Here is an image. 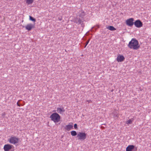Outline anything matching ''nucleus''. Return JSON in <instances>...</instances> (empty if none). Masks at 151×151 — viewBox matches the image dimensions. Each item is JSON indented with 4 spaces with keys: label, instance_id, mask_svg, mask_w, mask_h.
Instances as JSON below:
<instances>
[{
    "label": "nucleus",
    "instance_id": "21",
    "mask_svg": "<svg viewBox=\"0 0 151 151\" xmlns=\"http://www.w3.org/2000/svg\"><path fill=\"white\" fill-rule=\"evenodd\" d=\"M89 40H87L86 41V45H87L88 44V43L89 42Z\"/></svg>",
    "mask_w": 151,
    "mask_h": 151
},
{
    "label": "nucleus",
    "instance_id": "20",
    "mask_svg": "<svg viewBox=\"0 0 151 151\" xmlns=\"http://www.w3.org/2000/svg\"><path fill=\"white\" fill-rule=\"evenodd\" d=\"M74 127L76 129H78L77 125V124H74Z\"/></svg>",
    "mask_w": 151,
    "mask_h": 151
},
{
    "label": "nucleus",
    "instance_id": "14",
    "mask_svg": "<svg viewBox=\"0 0 151 151\" xmlns=\"http://www.w3.org/2000/svg\"><path fill=\"white\" fill-rule=\"evenodd\" d=\"M107 28L111 31H114L116 29V28L112 26H108L107 27Z\"/></svg>",
    "mask_w": 151,
    "mask_h": 151
},
{
    "label": "nucleus",
    "instance_id": "8",
    "mask_svg": "<svg viewBox=\"0 0 151 151\" xmlns=\"http://www.w3.org/2000/svg\"><path fill=\"white\" fill-rule=\"evenodd\" d=\"M12 145L10 144L5 145L3 148L5 151H9L12 149Z\"/></svg>",
    "mask_w": 151,
    "mask_h": 151
},
{
    "label": "nucleus",
    "instance_id": "15",
    "mask_svg": "<svg viewBox=\"0 0 151 151\" xmlns=\"http://www.w3.org/2000/svg\"><path fill=\"white\" fill-rule=\"evenodd\" d=\"M133 120V118H131L127 121L126 123L128 124H132Z\"/></svg>",
    "mask_w": 151,
    "mask_h": 151
},
{
    "label": "nucleus",
    "instance_id": "12",
    "mask_svg": "<svg viewBox=\"0 0 151 151\" xmlns=\"http://www.w3.org/2000/svg\"><path fill=\"white\" fill-rule=\"evenodd\" d=\"M73 126L72 124H69L66 125L65 127V129L66 130L68 131H69L71 130V129L73 128Z\"/></svg>",
    "mask_w": 151,
    "mask_h": 151
},
{
    "label": "nucleus",
    "instance_id": "5",
    "mask_svg": "<svg viewBox=\"0 0 151 151\" xmlns=\"http://www.w3.org/2000/svg\"><path fill=\"white\" fill-rule=\"evenodd\" d=\"M19 139L15 136L11 137L9 139V142L12 144H15L19 142Z\"/></svg>",
    "mask_w": 151,
    "mask_h": 151
},
{
    "label": "nucleus",
    "instance_id": "22",
    "mask_svg": "<svg viewBox=\"0 0 151 151\" xmlns=\"http://www.w3.org/2000/svg\"><path fill=\"white\" fill-rule=\"evenodd\" d=\"M87 102H88V103H90V102H92V101L91 100H87Z\"/></svg>",
    "mask_w": 151,
    "mask_h": 151
},
{
    "label": "nucleus",
    "instance_id": "17",
    "mask_svg": "<svg viewBox=\"0 0 151 151\" xmlns=\"http://www.w3.org/2000/svg\"><path fill=\"white\" fill-rule=\"evenodd\" d=\"M71 135L72 136H75L77 135V133L75 131H72L70 132Z\"/></svg>",
    "mask_w": 151,
    "mask_h": 151
},
{
    "label": "nucleus",
    "instance_id": "3",
    "mask_svg": "<svg viewBox=\"0 0 151 151\" xmlns=\"http://www.w3.org/2000/svg\"><path fill=\"white\" fill-rule=\"evenodd\" d=\"M50 118L51 120L54 123L58 122L60 120V116L57 113H53L50 116Z\"/></svg>",
    "mask_w": 151,
    "mask_h": 151
},
{
    "label": "nucleus",
    "instance_id": "18",
    "mask_svg": "<svg viewBox=\"0 0 151 151\" xmlns=\"http://www.w3.org/2000/svg\"><path fill=\"white\" fill-rule=\"evenodd\" d=\"M29 19L30 20L34 22H35L36 21L35 19H34V18H33V17H31V16H29Z\"/></svg>",
    "mask_w": 151,
    "mask_h": 151
},
{
    "label": "nucleus",
    "instance_id": "16",
    "mask_svg": "<svg viewBox=\"0 0 151 151\" xmlns=\"http://www.w3.org/2000/svg\"><path fill=\"white\" fill-rule=\"evenodd\" d=\"M26 2L28 4H32L34 1L33 0H25Z\"/></svg>",
    "mask_w": 151,
    "mask_h": 151
},
{
    "label": "nucleus",
    "instance_id": "2",
    "mask_svg": "<svg viewBox=\"0 0 151 151\" xmlns=\"http://www.w3.org/2000/svg\"><path fill=\"white\" fill-rule=\"evenodd\" d=\"M128 47L130 49L137 50L138 49L140 46L139 45L138 41L135 38H132L129 42Z\"/></svg>",
    "mask_w": 151,
    "mask_h": 151
},
{
    "label": "nucleus",
    "instance_id": "9",
    "mask_svg": "<svg viewBox=\"0 0 151 151\" xmlns=\"http://www.w3.org/2000/svg\"><path fill=\"white\" fill-rule=\"evenodd\" d=\"M125 59L123 55H119L117 57L116 60L118 62L123 61Z\"/></svg>",
    "mask_w": 151,
    "mask_h": 151
},
{
    "label": "nucleus",
    "instance_id": "7",
    "mask_svg": "<svg viewBox=\"0 0 151 151\" xmlns=\"http://www.w3.org/2000/svg\"><path fill=\"white\" fill-rule=\"evenodd\" d=\"M134 25L137 28H140L142 26V22L139 20H137L134 22Z\"/></svg>",
    "mask_w": 151,
    "mask_h": 151
},
{
    "label": "nucleus",
    "instance_id": "19",
    "mask_svg": "<svg viewBox=\"0 0 151 151\" xmlns=\"http://www.w3.org/2000/svg\"><path fill=\"white\" fill-rule=\"evenodd\" d=\"M114 114V117H118V114L117 113H113Z\"/></svg>",
    "mask_w": 151,
    "mask_h": 151
},
{
    "label": "nucleus",
    "instance_id": "4",
    "mask_svg": "<svg viewBox=\"0 0 151 151\" xmlns=\"http://www.w3.org/2000/svg\"><path fill=\"white\" fill-rule=\"evenodd\" d=\"M86 136L87 134L85 132H79L77 135V137L78 139L83 140L86 138Z\"/></svg>",
    "mask_w": 151,
    "mask_h": 151
},
{
    "label": "nucleus",
    "instance_id": "6",
    "mask_svg": "<svg viewBox=\"0 0 151 151\" xmlns=\"http://www.w3.org/2000/svg\"><path fill=\"white\" fill-rule=\"evenodd\" d=\"M134 19L133 18H130L126 20V23L127 25L129 27H132L134 24Z\"/></svg>",
    "mask_w": 151,
    "mask_h": 151
},
{
    "label": "nucleus",
    "instance_id": "24",
    "mask_svg": "<svg viewBox=\"0 0 151 151\" xmlns=\"http://www.w3.org/2000/svg\"><path fill=\"white\" fill-rule=\"evenodd\" d=\"M87 45H85V47H84V48H85L86 47V46Z\"/></svg>",
    "mask_w": 151,
    "mask_h": 151
},
{
    "label": "nucleus",
    "instance_id": "1",
    "mask_svg": "<svg viewBox=\"0 0 151 151\" xmlns=\"http://www.w3.org/2000/svg\"><path fill=\"white\" fill-rule=\"evenodd\" d=\"M87 15L86 12H85L83 10H81L79 11L78 15L80 18H77L74 19V22L75 23L78 24H81L82 27H83L84 25L83 23L84 21L85 20L84 19L85 18L86 16Z\"/></svg>",
    "mask_w": 151,
    "mask_h": 151
},
{
    "label": "nucleus",
    "instance_id": "25",
    "mask_svg": "<svg viewBox=\"0 0 151 151\" xmlns=\"http://www.w3.org/2000/svg\"><path fill=\"white\" fill-rule=\"evenodd\" d=\"M24 27V26H23V27Z\"/></svg>",
    "mask_w": 151,
    "mask_h": 151
},
{
    "label": "nucleus",
    "instance_id": "23",
    "mask_svg": "<svg viewBox=\"0 0 151 151\" xmlns=\"http://www.w3.org/2000/svg\"><path fill=\"white\" fill-rule=\"evenodd\" d=\"M17 105L19 106H20V104H19L18 103V102H17Z\"/></svg>",
    "mask_w": 151,
    "mask_h": 151
},
{
    "label": "nucleus",
    "instance_id": "11",
    "mask_svg": "<svg viewBox=\"0 0 151 151\" xmlns=\"http://www.w3.org/2000/svg\"><path fill=\"white\" fill-rule=\"evenodd\" d=\"M135 146L133 145H129L126 148V151H132L134 148Z\"/></svg>",
    "mask_w": 151,
    "mask_h": 151
},
{
    "label": "nucleus",
    "instance_id": "10",
    "mask_svg": "<svg viewBox=\"0 0 151 151\" xmlns=\"http://www.w3.org/2000/svg\"><path fill=\"white\" fill-rule=\"evenodd\" d=\"M25 27L26 30L30 31L34 28V25L32 24H27Z\"/></svg>",
    "mask_w": 151,
    "mask_h": 151
},
{
    "label": "nucleus",
    "instance_id": "13",
    "mask_svg": "<svg viewBox=\"0 0 151 151\" xmlns=\"http://www.w3.org/2000/svg\"><path fill=\"white\" fill-rule=\"evenodd\" d=\"M57 111L58 113H60V114H62L65 112V110L63 108H58L57 109Z\"/></svg>",
    "mask_w": 151,
    "mask_h": 151
}]
</instances>
